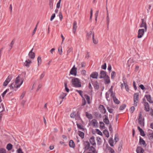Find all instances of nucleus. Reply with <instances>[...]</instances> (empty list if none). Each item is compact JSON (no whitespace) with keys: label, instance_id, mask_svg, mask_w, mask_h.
<instances>
[{"label":"nucleus","instance_id":"49530a36","mask_svg":"<svg viewBox=\"0 0 153 153\" xmlns=\"http://www.w3.org/2000/svg\"><path fill=\"white\" fill-rule=\"evenodd\" d=\"M95 131L97 134L101 136L102 135V133L99 129H95Z\"/></svg>","mask_w":153,"mask_h":153},{"label":"nucleus","instance_id":"a19ab883","mask_svg":"<svg viewBox=\"0 0 153 153\" xmlns=\"http://www.w3.org/2000/svg\"><path fill=\"white\" fill-rule=\"evenodd\" d=\"M106 20H107V28H108L109 23V21H110V18L109 17V14H108V15H107Z\"/></svg>","mask_w":153,"mask_h":153},{"label":"nucleus","instance_id":"5701e85b","mask_svg":"<svg viewBox=\"0 0 153 153\" xmlns=\"http://www.w3.org/2000/svg\"><path fill=\"white\" fill-rule=\"evenodd\" d=\"M84 97L85 98V99L86 100H87V103L88 104H89L90 103V97L87 94L84 95Z\"/></svg>","mask_w":153,"mask_h":153},{"label":"nucleus","instance_id":"c03bdc74","mask_svg":"<svg viewBox=\"0 0 153 153\" xmlns=\"http://www.w3.org/2000/svg\"><path fill=\"white\" fill-rule=\"evenodd\" d=\"M123 84L125 85V88L127 91L128 92L129 91V88L128 85L127 83L125 82L124 81H123Z\"/></svg>","mask_w":153,"mask_h":153},{"label":"nucleus","instance_id":"9b49d317","mask_svg":"<svg viewBox=\"0 0 153 153\" xmlns=\"http://www.w3.org/2000/svg\"><path fill=\"white\" fill-rule=\"evenodd\" d=\"M92 84L94 86V88L96 90H98L99 88V83L97 81L93 82Z\"/></svg>","mask_w":153,"mask_h":153},{"label":"nucleus","instance_id":"603ef678","mask_svg":"<svg viewBox=\"0 0 153 153\" xmlns=\"http://www.w3.org/2000/svg\"><path fill=\"white\" fill-rule=\"evenodd\" d=\"M111 97L113 99H114L116 97L115 96V94L114 92H112L110 94Z\"/></svg>","mask_w":153,"mask_h":153},{"label":"nucleus","instance_id":"aec40b11","mask_svg":"<svg viewBox=\"0 0 153 153\" xmlns=\"http://www.w3.org/2000/svg\"><path fill=\"white\" fill-rule=\"evenodd\" d=\"M31 63V61L29 59H28V60H26L25 61V62L24 63V65L28 67L29 66L30 64Z\"/></svg>","mask_w":153,"mask_h":153},{"label":"nucleus","instance_id":"2f4dec72","mask_svg":"<svg viewBox=\"0 0 153 153\" xmlns=\"http://www.w3.org/2000/svg\"><path fill=\"white\" fill-rule=\"evenodd\" d=\"M103 133L107 137H109V132L106 129L104 130L103 131Z\"/></svg>","mask_w":153,"mask_h":153},{"label":"nucleus","instance_id":"37998d69","mask_svg":"<svg viewBox=\"0 0 153 153\" xmlns=\"http://www.w3.org/2000/svg\"><path fill=\"white\" fill-rule=\"evenodd\" d=\"M76 125L78 128L82 129V130H84V129L83 128V126L81 124L77 123Z\"/></svg>","mask_w":153,"mask_h":153},{"label":"nucleus","instance_id":"b1692460","mask_svg":"<svg viewBox=\"0 0 153 153\" xmlns=\"http://www.w3.org/2000/svg\"><path fill=\"white\" fill-rule=\"evenodd\" d=\"M69 145L70 147L73 148H74L75 146L74 142L72 140H71L70 141Z\"/></svg>","mask_w":153,"mask_h":153},{"label":"nucleus","instance_id":"f257e3e1","mask_svg":"<svg viewBox=\"0 0 153 153\" xmlns=\"http://www.w3.org/2000/svg\"><path fill=\"white\" fill-rule=\"evenodd\" d=\"M71 83L74 87H80L81 86L80 80L77 78H73L71 80Z\"/></svg>","mask_w":153,"mask_h":153},{"label":"nucleus","instance_id":"f8f14e48","mask_svg":"<svg viewBox=\"0 0 153 153\" xmlns=\"http://www.w3.org/2000/svg\"><path fill=\"white\" fill-rule=\"evenodd\" d=\"M89 141L91 144L93 146H96V143L95 141L94 137V136H92L90 138Z\"/></svg>","mask_w":153,"mask_h":153},{"label":"nucleus","instance_id":"052dcab7","mask_svg":"<svg viewBox=\"0 0 153 153\" xmlns=\"http://www.w3.org/2000/svg\"><path fill=\"white\" fill-rule=\"evenodd\" d=\"M107 109L108 110V112L110 113H112L113 111V109H112L111 108H110L109 107H107Z\"/></svg>","mask_w":153,"mask_h":153},{"label":"nucleus","instance_id":"bf43d9fd","mask_svg":"<svg viewBox=\"0 0 153 153\" xmlns=\"http://www.w3.org/2000/svg\"><path fill=\"white\" fill-rule=\"evenodd\" d=\"M122 143H121L119 145V146L118 148V150L119 151V152L121 151L122 148Z\"/></svg>","mask_w":153,"mask_h":153},{"label":"nucleus","instance_id":"ddd939ff","mask_svg":"<svg viewBox=\"0 0 153 153\" xmlns=\"http://www.w3.org/2000/svg\"><path fill=\"white\" fill-rule=\"evenodd\" d=\"M145 97H146L147 99V100L151 103H153V101L150 95H145Z\"/></svg>","mask_w":153,"mask_h":153},{"label":"nucleus","instance_id":"c756f323","mask_svg":"<svg viewBox=\"0 0 153 153\" xmlns=\"http://www.w3.org/2000/svg\"><path fill=\"white\" fill-rule=\"evenodd\" d=\"M13 148V145L11 143H9L7 144L6 146V149L8 150H11Z\"/></svg>","mask_w":153,"mask_h":153},{"label":"nucleus","instance_id":"79ce46f5","mask_svg":"<svg viewBox=\"0 0 153 153\" xmlns=\"http://www.w3.org/2000/svg\"><path fill=\"white\" fill-rule=\"evenodd\" d=\"M113 100L114 102L116 104H118L120 103V101L116 98V97L114 99H113Z\"/></svg>","mask_w":153,"mask_h":153},{"label":"nucleus","instance_id":"13d9d810","mask_svg":"<svg viewBox=\"0 0 153 153\" xmlns=\"http://www.w3.org/2000/svg\"><path fill=\"white\" fill-rule=\"evenodd\" d=\"M61 1V0H59V1L57 2L56 4V8H60Z\"/></svg>","mask_w":153,"mask_h":153},{"label":"nucleus","instance_id":"a18cd8bd","mask_svg":"<svg viewBox=\"0 0 153 153\" xmlns=\"http://www.w3.org/2000/svg\"><path fill=\"white\" fill-rule=\"evenodd\" d=\"M126 105L125 104L121 105L119 108V109L120 110H123L126 107Z\"/></svg>","mask_w":153,"mask_h":153},{"label":"nucleus","instance_id":"4468645a","mask_svg":"<svg viewBox=\"0 0 153 153\" xmlns=\"http://www.w3.org/2000/svg\"><path fill=\"white\" fill-rule=\"evenodd\" d=\"M98 75V73L97 72H93L91 75L90 77L94 79H97Z\"/></svg>","mask_w":153,"mask_h":153},{"label":"nucleus","instance_id":"393cba45","mask_svg":"<svg viewBox=\"0 0 153 153\" xmlns=\"http://www.w3.org/2000/svg\"><path fill=\"white\" fill-rule=\"evenodd\" d=\"M85 115L89 119H92L93 117L92 115L91 114H89L88 112H85Z\"/></svg>","mask_w":153,"mask_h":153},{"label":"nucleus","instance_id":"de8ad7c7","mask_svg":"<svg viewBox=\"0 0 153 153\" xmlns=\"http://www.w3.org/2000/svg\"><path fill=\"white\" fill-rule=\"evenodd\" d=\"M116 76V73L114 71H112L111 73V77L112 79L114 78Z\"/></svg>","mask_w":153,"mask_h":153},{"label":"nucleus","instance_id":"6e6552de","mask_svg":"<svg viewBox=\"0 0 153 153\" xmlns=\"http://www.w3.org/2000/svg\"><path fill=\"white\" fill-rule=\"evenodd\" d=\"M90 124L96 128L98 127V123L97 120L95 119H93L90 122Z\"/></svg>","mask_w":153,"mask_h":153},{"label":"nucleus","instance_id":"7ed1b4c3","mask_svg":"<svg viewBox=\"0 0 153 153\" xmlns=\"http://www.w3.org/2000/svg\"><path fill=\"white\" fill-rule=\"evenodd\" d=\"M139 94L138 93H136L134 94V105L135 106L137 105L138 102Z\"/></svg>","mask_w":153,"mask_h":153},{"label":"nucleus","instance_id":"f3484780","mask_svg":"<svg viewBox=\"0 0 153 153\" xmlns=\"http://www.w3.org/2000/svg\"><path fill=\"white\" fill-rule=\"evenodd\" d=\"M104 117H105V118L103 120V122L105 123L106 124H109V121L108 119V117L106 115H105L104 116Z\"/></svg>","mask_w":153,"mask_h":153},{"label":"nucleus","instance_id":"0e129e2a","mask_svg":"<svg viewBox=\"0 0 153 153\" xmlns=\"http://www.w3.org/2000/svg\"><path fill=\"white\" fill-rule=\"evenodd\" d=\"M26 93L25 91H24L22 93L21 95L20 96V99H22L24 97L25 94Z\"/></svg>","mask_w":153,"mask_h":153},{"label":"nucleus","instance_id":"2eb2a0df","mask_svg":"<svg viewBox=\"0 0 153 153\" xmlns=\"http://www.w3.org/2000/svg\"><path fill=\"white\" fill-rule=\"evenodd\" d=\"M86 153H97L96 149L94 147L92 146L91 148Z\"/></svg>","mask_w":153,"mask_h":153},{"label":"nucleus","instance_id":"c9c22d12","mask_svg":"<svg viewBox=\"0 0 153 153\" xmlns=\"http://www.w3.org/2000/svg\"><path fill=\"white\" fill-rule=\"evenodd\" d=\"M79 135L82 139H83L84 137V133L81 131H78Z\"/></svg>","mask_w":153,"mask_h":153},{"label":"nucleus","instance_id":"7c9ffc66","mask_svg":"<svg viewBox=\"0 0 153 153\" xmlns=\"http://www.w3.org/2000/svg\"><path fill=\"white\" fill-rule=\"evenodd\" d=\"M100 124V127L101 129H104L105 128V124L104 123L102 122H100L99 123Z\"/></svg>","mask_w":153,"mask_h":153},{"label":"nucleus","instance_id":"a211bd4d","mask_svg":"<svg viewBox=\"0 0 153 153\" xmlns=\"http://www.w3.org/2000/svg\"><path fill=\"white\" fill-rule=\"evenodd\" d=\"M104 78H105L104 81L105 84H108L110 83V78L108 75L107 76L105 77Z\"/></svg>","mask_w":153,"mask_h":153},{"label":"nucleus","instance_id":"e433bc0d","mask_svg":"<svg viewBox=\"0 0 153 153\" xmlns=\"http://www.w3.org/2000/svg\"><path fill=\"white\" fill-rule=\"evenodd\" d=\"M67 94L64 93H62L60 95L59 98L62 99H64L65 97L66 96Z\"/></svg>","mask_w":153,"mask_h":153},{"label":"nucleus","instance_id":"ea45409f","mask_svg":"<svg viewBox=\"0 0 153 153\" xmlns=\"http://www.w3.org/2000/svg\"><path fill=\"white\" fill-rule=\"evenodd\" d=\"M94 33H93V37H92L93 42L95 44H97L98 43V40H97L94 39Z\"/></svg>","mask_w":153,"mask_h":153},{"label":"nucleus","instance_id":"1a4fd4ad","mask_svg":"<svg viewBox=\"0 0 153 153\" xmlns=\"http://www.w3.org/2000/svg\"><path fill=\"white\" fill-rule=\"evenodd\" d=\"M99 78L100 79L104 78L108 76L106 74V72L104 71H101L100 73Z\"/></svg>","mask_w":153,"mask_h":153},{"label":"nucleus","instance_id":"4d7b16f0","mask_svg":"<svg viewBox=\"0 0 153 153\" xmlns=\"http://www.w3.org/2000/svg\"><path fill=\"white\" fill-rule=\"evenodd\" d=\"M65 90L67 92H68L69 91V88L67 87V83H65Z\"/></svg>","mask_w":153,"mask_h":153},{"label":"nucleus","instance_id":"5fc2aeb1","mask_svg":"<svg viewBox=\"0 0 153 153\" xmlns=\"http://www.w3.org/2000/svg\"><path fill=\"white\" fill-rule=\"evenodd\" d=\"M76 116V113L75 112H73L71 113L70 114V117L72 118H74Z\"/></svg>","mask_w":153,"mask_h":153},{"label":"nucleus","instance_id":"58836bf2","mask_svg":"<svg viewBox=\"0 0 153 153\" xmlns=\"http://www.w3.org/2000/svg\"><path fill=\"white\" fill-rule=\"evenodd\" d=\"M42 59L40 56H39L37 58L38 65V66L41 64Z\"/></svg>","mask_w":153,"mask_h":153},{"label":"nucleus","instance_id":"423d86ee","mask_svg":"<svg viewBox=\"0 0 153 153\" xmlns=\"http://www.w3.org/2000/svg\"><path fill=\"white\" fill-rule=\"evenodd\" d=\"M141 23L140 26V27H144L145 29V32H146L147 30V26L146 22L143 19H141Z\"/></svg>","mask_w":153,"mask_h":153},{"label":"nucleus","instance_id":"f704fd0d","mask_svg":"<svg viewBox=\"0 0 153 153\" xmlns=\"http://www.w3.org/2000/svg\"><path fill=\"white\" fill-rule=\"evenodd\" d=\"M20 78L19 76H18L16 78L15 82H14V84L17 85V84H18L20 81Z\"/></svg>","mask_w":153,"mask_h":153},{"label":"nucleus","instance_id":"4be33fe9","mask_svg":"<svg viewBox=\"0 0 153 153\" xmlns=\"http://www.w3.org/2000/svg\"><path fill=\"white\" fill-rule=\"evenodd\" d=\"M100 108L101 109L102 113L103 114H105L106 113V110L103 105H100Z\"/></svg>","mask_w":153,"mask_h":153},{"label":"nucleus","instance_id":"dca6fc26","mask_svg":"<svg viewBox=\"0 0 153 153\" xmlns=\"http://www.w3.org/2000/svg\"><path fill=\"white\" fill-rule=\"evenodd\" d=\"M77 23L76 21H74L73 24V32L74 33H75L76 30L77 28Z\"/></svg>","mask_w":153,"mask_h":153},{"label":"nucleus","instance_id":"864d4df0","mask_svg":"<svg viewBox=\"0 0 153 153\" xmlns=\"http://www.w3.org/2000/svg\"><path fill=\"white\" fill-rule=\"evenodd\" d=\"M76 91L78 92V93L80 94L82 98H84V97L83 96L82 94V91L76 90Z\"/></svg>","mask_w":153,"mask_h":153},{"label":"nucleus","instance_id":"bb28decb","mask_svg":"<svg viewBox=\"0 0 153 153\" xmlns=\"http://www.w3.org/2000/svg\"><path fill=\"white\" fill-rule=\"evenodd\" d=\"M105 98L108 102L111 101V99L109 97V93L108 92H106L105 93Z\"/></svg>","mask_w":153,"mask_h":153},{"label":"nucleus","instance_id":"4c0bfd02","mask_svg":"<svg viewBox=\"0 0 153 153\" xmlns=\"http://www.w3.org/2000/svg\"><path fill=\"white\" fill-rule=\"evenodd\" d=\"M94 33H93V32L91 31H90L89 32H88L87 33V39H89V38L91 37V35L92 34L93 35V34Z\"/></svg>","mask_w":153,"mask_h":153},{"label":"nucleus","instance_id":"680f3d73","mask_svg":"<svg viewBox=\"0 0 153 153\" xmlns=\"http://www.w3.org/2000/svg\"><path fill=\"white\" fill-rule=\"evenodd\" d=\"M9 91V89H7L5 91H4L3 93L2 94V97H4V96L5 95V94L7 93V92H8Z\"/></svg>","mask_w":153,"mask_h":153},{"label":"nucleus","instance_id":"473e14b6","mask_svg":"<svg viewBox=\"0 0 153 153\" xmlns=\"http://www.w3.org/2000/svg\"><path fill=\"white\" fill-rule=\"evenodd\" d=\"M97 144L98 145H100L101 144V140L99 137H97Z\"/></svg>","mask_w":153,"mask_h":153},{"label":"nucleus","instance_id":"0eeeda50","mask_svg":"<svg viewBox=\"0 0 153 153\" xmlns=\"http://www.w3.org/2000/svg\"><path fill=\"white\" fill-rule=\"evenodd\" d=\"M75 67V66L74 65L71 69L70 73V74L76 76L77 74V68Z\"/></svg>","mask_w":153,"mask_h":153},{"label":"nucleus","instance_id":"f03ea898","mask_svg":"<svg viewBox=\"0 0 153 153\" xmlns=\"http://www.w3.org/2000/svg\"><path fill=\"white\" fill-rule=\"evenodd\" d=\"M83 145L84 146L83 149L85 151L89 150L91 148L92 146H91L90 143L88 141H83Z\"/></svg>","mask_w":153,"mask_h":153},{"label":"nucleus","instance_id":"cd10ccee","mask_svg":"<svg viewBox=\"0 0 153 153\" xmlns=\"http://www.w3.org/2000/svg\"><path fill=\"white\" fill-rule=\"evenodd\" d=\"M53 0H49V6L50 9L52 10L53 9Z\"/></svg>","mask_w":153,"mask_h":153},{"label":"nucleus","instance_id":"69168bd1","mask_svg":"<svg viewBox=\"0 0 153 153\" xmlns=\"http://www.w3.org/2000/svg\"><path fill=\"white\" fill-rule=\"evenodd\" d=\"M111 153H114V151L113 149L111 147H109L108 149Z\"/></svg>","mask_w":153,"mask_h":153},{"label":"nucleus","instance_id":"8fccbe9b","mask_svg":"<svg viewBox=\"0 0 153 153\" xmlns=\"http://www.w3.org/2000/svg\"><path fill=\"white\" fill-rule=\"evenodd\" d=\"M141 147L140 146H138L137 147L136 150L137 153H140V152L141 150Z\"/></svg>","mask_w":153,"mask_h":153},{"label":"nucleus","instance_id":"a878e982","mask_svg":"<svg viewBox=\"0 0 153 153\" xmlns=\"http://www.w3.org/2000/svg\"><path fill=\"white\" fill-rule=\"evenodd\" d=\"M139 143L140 145H143L146 144V142L145 141L140 137Z\"/></svg>","mask_w":153,"mask_h":153},{"label":"nucleus","instance_id":"c85d7f7f","mask_svg":"<svg viewBox=\"0 0 153 153\" xmlns=\"http://www.w3.org/2000/svg\"><path fill=\"white\" fill-rule=\"evenodd\" d=\"M138 120V123L141 126V127H143L144 126V119L141 120Z\"/></svg>","mask_w":153,"mask_h":153},{"label":"nucleus","instance_id":"e2e57ef3","mask_svg":"<svg viewBox=\"0 0 153 153\" xmlns=\"http://www.w3.org/2000/svg\"><path fill=\"white\" fill-rule=\"evenodd\" d=\"M101 68L105 70L106 68V64L105 63L103 65H102Z\"/></svg>","mask_w":153,"mask_h":153},{"label":"nucleus","instance_id":"774afa93","mask_svg":"<svg viewBox=\"0 0 153 153\" xmlns=\"http://www.w3.org/2000/svg\"><path fill=\"white\" fill-rule=\"evenodd\" d=\"M55 17V13L53 14L51 16V17L50 18V20L51 21H52Z\"/></svg>","mask_w":153,"mask_h":153},{"label":"nucleus","instance_id":"72a5a7b5","mask_svg":"<svg viewBox=\"0 0 153 153\" xmlns=\"http://www.w3.org/2000/svg\"><path fill=\"white\" fill-rule=\"evenodd\" d=\"M113 143H114V142H113V141L112 138L111 137H110L109 138V139L108 141V143H109L110 146H114V145L113 144Z\"/></svg>","mask_w":153,"mask_h":153},{"label":"nucleus","instance_id":"9d476101","mask_svg":"<svg viewBox=\"0 0 153 153\" xmlns=\"http://www.w3.org/2000/svg\"><path fill=\"white\" fill-rule=\"evenodd\" d=\"M33 48H32L31 50L29 52L28 55L30 59H33L34 58L35 56V53L33 52Z\"/></svg>","mask_w":153,"mask_h":153},{"label":"nucleus","instance_id":"412c9836","mask_svg":"<svg viewBox=\"0 0 153 153\" xmlns=\"http://www.w3.org/2000/svg\"><path fill=\"white\" fill-rule=\"evenodd\" d=\"M149 131L151 132H149L148 134L149 139H153V131L151 130H149Z\"/></svg>","mask_w":153,"mask_h":153},{"label":"nucleus","instance_id":"6ab92c4d","mask_svg":"<svg viewBox=\"0 0 153 153\" xmlns=\"http://www.w3.org/2000/svg\"><path fill=\"white\" fill-rule=\"evenodd\" d=\"M145 107V110L147 111H149L150 110L149 105L148 103H146L145 104H144Z\"/></svg>","mask_w":153,"mask_h":153},{"label":"nucleus","instance_id":"338daca9","mask_svg":"<svg viewBox=\"0 0 153 153\" xmlns=\"http://www.w3.org/2000/svg\"><path fill=\"white\" fill-rule=\"evenodd\" d=\"M130 111L131 112V113H133L134 110V106H132L130 108Z\"/></svg>","mask_w":153,"mask_h":153},{"label":"nucleus","instance_id":"6e6d98bb","mask_svg":"<svg viewBox=\"0 0 153 153\" xmlns=\"http://www.w3.org/2000/svg\"><path fill=\"white\" fill-rule=\"evenodd\" d=\"M86 103V100L85 98H82V106L85 105Z\"/></svg>","mask_w":153,"mask_h":153},{"label":"nucleus","instance_id":"3c124183","mask_svg":"<svg viewBox=\"0 0 153 153\" xmlns=\"http://www.w3.org/2000/svg\"><path fill=\"white\" fill-rule=\"evenodd\" d=\"M0 153H6V150L3 148H0Z\"/></svg>","mask_w":153,"mask_h":153},{"label":"nucleus","instance_id":"09e8293b","mask_svg":"<svg viewBox=\"0 0 153 153\" xmlns=\"http://www.w3.org/2000/svg\"><path fill=\"white\" fill-rule=\"evenodd\" d=\"M12 75H9L7 78L6 79V80H7V81L8 82H9L12 79Z\"/></svg>","mask_w":153,"mask_h":153},{"label":"nucleus","instance_id":"39448f33","mask_svg":"<svg viewBox=\"0 0 153 153\" xmlns=\"http://www.w3.org/2000/svg\"><path fill=\"white\" fill-rule=\"evenodd\" d=\"M145 31V29H139L138 30L137 37L138 38H141L144 34Z\"/></svg>","mask_w":153,"mask_h":153},{"label":"nucleus","instance_id":"20e7f679","mask_svg":"<svg viewBox=\"0 0 153 153\" xmlns=\"http://www.w3.org/2000/svg\"><path fill=\"white\" fill-rule=\"evenodd\" d=\"M23 79L22 80L21 83L17 85H16L14 84V82H13L9 85L10 89H13L14 88H18L20 86L22 85L23 82Z\"/></svg>","mask_w":153,"mask_h":153}]
</instances>
